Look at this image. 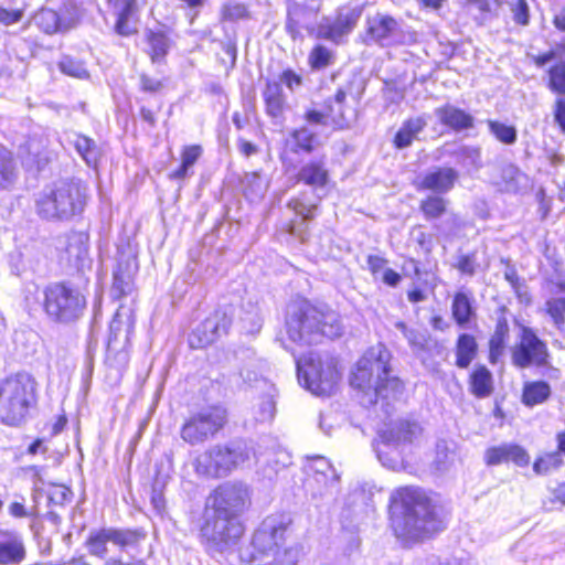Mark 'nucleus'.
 I'll list each match as a JSON object with an SVG mask.
<instances>
[{"label":"nucleus","mask_w":565,"mask_h":565,"mask_svg":"<svg viewBox=\"0 0 565 565\" xmlns=\"http://www.w3.org/2000/svg\"><path fill=\"white\" fill-rule=\"evenodd\" d=\"M391 521L395 535L405 540H419L444 527L433 500L423 489L412 486L392 492Z\"/></svg>","instance_id":"f257e3e1"},{"label":"nucleus","mask_w":565,"mask_h":565,"mask_svg":"<svg viewBox=\"0 0 565 565\" xmlns=\"http://www.w3.org/2000/svg\"><path fill=\"white\" fill-rule=\"evenodd\" d=\"M391 353L381 343L370 348L358 361L350 383L361 393V403L374 405L380 398L394 399L403 391L402 382L391 375Z\"/></svg>","instance_id":"f03ea898"},{"label":"nucleus","mask_w":565,"mask_h":565,"mask_svg":"<svg viewBox=\"0 0 565 565\" xmlns=\"http://www.w3.org/2000/svg\"><path fill=\"white\" fill-rule=\"evenodd\" d=\"M88 199V188L79 180H58L38 194L35 212L49 222H71L83 215Z\"/></svg>","instance_id":"7ed1b4c3"},{"label":"nucleus","mask_w":565,"mask_h":565,"mask_svg":"<svg viewBox=\"0 0 565 565\" xmlns=\"http://www.w3.org/2000/svg\"><path fill=\"white\" fill-rule=\"evenodd\" d=\"M286 331L290 341L311 345L323 337L341 335L342 326L334 312H322L308 301L298 300L287 307Z\"/></svg>","instance_id":"20e7f679"},{"label":"nucleus","mask_w":565,"mask_h":565,"mask_svg":"<svg viewBox=\"0 0 565 565\" xmlns=\"http://www.w3.org/2000/svg\"><path fill=\"white\" fill-rule=\"evenodd\" d=\"M292 523L288 513H276L266 516L253 533L249 545L241 553L242 559L252 563L267 556H273L276 562L280 557L286 559L285 565H296L298 550L295 547L281 548L285 535Z\"/></svg>","instance_id":"39448f33"},{"label":"nucleus","mask_w":565,"mask_h":565,"mask_svg":"<svg viewBox=\"0 0 565 565\" xmlns=\"http://www.w3.org/2000/svg\"><path fill=\"white\" fill-rule=\"evenodd\" d=\"M259 460V454L253 441H233L228 445H214L200 454L194 461L199 476L224 478L234 470L249 467Z\"/></svg>","instance_id":"423d86ee"},{"label":"nucleus","mask_w":565,"mask_h":565,"mask_svg":"<svg viewBox=\"0 0 565 565\" xmlns=\"http://www.w3.org/2000/svg\"><path fill=\"white\" fill-rule=\"evenodd\" d=\"M375 451L382 466L398 471L406 469L407 447L418 446L424 439V429L416 420L401 419L391 424L379 435Z\"/></svg>","instance_id":"0eeeda50"},{"label":"nucleus","mask_w":565,"mask_h":565,"mask_svg":"<svg viewBox=\"0 0 565 565\" xmlns=\"http://www.w3.org/2000/svg\"><path fill=\"white\" fill-rule=\"evenodd\" d=\"M35 403V382L26 373H18L0 382V422L21 424Z\"/></svg>","instance_id":"6e6552de"},{"label":"nucleus","mask_w":565,"mask_h":565,"mask_svg":"<svg viewBox=\"0 0 565 565\" xmlns=\"http://www.w3.org/2000/svg\"><path fill=\"white\" fill-rule=\"evenodd\" d=\"M295 178L297 182L303 183L312 190L315 199L308 200L305 196H297L288 202V207L303 222L310 221L315 216L318 203L327 195L331 181L326 159L318 158L305 162Z\"/></svg>","instance_id":"1a4fd4ad"},{"label":"nucleus","mask_w":565,"mask_h":565,"mask_svg":"<svg viewBox=\"0 0 565 565\" xmlns=\"http://www.w3.org/2000/svg\"><path fill=\"white\" fill-rule=\"evenodd\" d=\"M86 297L79 288L55 282L44 290V311L50 319L61 323H71L79 319L86 308Z\"/></svg>","instance_id":"9d476101"},{"label":"nucleus","mask_w":565,"mask_h":565,"mask_svg":"<svg viewBox=\"0 0 565 565\" xmlns=\"http://www.w3.org/2000/svg\"><path fill=\"white\" fill-rule=\"evenodd\" d=\"M241 519L222 515L205 508L201 537L211 555L222 554L233 547L244 533Z\"/></svg>","instance_id":"9b49d317"},{"label":"nucleus","mask_w":565,"mask_h":565,"mask_svg":"<svg viewBox=\"0 0 565 565\" xmlns=\"http://www.w3.org/2000/svg\"><path fill=\"white\" fill-rule=\"evenodd\" d=\"M297 376L300 385L318 396L331 395L339 382V372L333 359L324 361L318 354L297 359Z\"/></svg>","instance_id":"f8f14e48"},{"label":"nucleus","mask_w":565,"mask_h":565,"mask_svg":"<svg viewBox=\"0 0 565 565\" xmlns=\"http://www.w3.org/2000/svg\"><path fill=\"white\" fill-rule=\"evenodd\" d=\"M250 505V489L241 481L220 484L207 498L205 508L239 519Z\"/></svg>","instance_id":"ddd939ff"},{"label":"nucleus","mask_w":565,"mask_h":565,"mask_svg":"<svg viewBox=\"0 0 565 565\" xmlns=\"http://www.w3.org/2000/svg\"><path fill=\"white\" fill-rule=\"evenodd\" d=\"M227 422V412L221 405L201 408L182 426L181 437L184 441L196 445L214 436Z\"/></svg>","instance_id":"4468645a"},{"label":"nucleus","mask_w":565,"mask_h":565,"mask_svg":"<svg viewBox=\"0 0 565 565\" xmlns=\"http://www.w3.org/2000/svg\"><path fill=\"white\" fill-rule=\"evenodd\" d=\"M363 12V7L359 4H348L338 10L334 20L324 18L317 28V36L340 43L341 40L350 34Z\"/></svg>","instance_id":"2eb2a0df"},{"label":"nucleus","mask_w":565,"mask_h":565,"mask_svg":"<svg viewBox=\"0 0 565 565\" xmlns=\"http://www.w3.org/2000/svg\"><path fill=\"white\" fill-rule=\"evenodd\" d=\"M139 535L135 531L105 527L92 531L86 540V547L90 555L104 558L107 553V543H113L120 548L135 545Z\"/></svg>","instance_id":"dca6fc26"},{"label":"nucleus","mask_w":565,"mask_h":565,"mask_svg":"<svg viewBox=\"0 0 565 565\" xmlns=\"http://www.w3.org/2000/svg\"><path fill=\"white\" fill-rule=\"evenodd\" d=\"M231 323L227 315L222 310H215L201 321L190 333L189 344L193 349L204 348L226 333Z\"/></svg>","instance_id":"f3484780"},{"label":"nucleus","mask_w":565,"mask_h":565,"mask_svg":"<svg viewBox=\"0 0 565 565\" xmlns=\"http://www.w3.org/2000/svg\"><path fill=\"white\" fill-rule=\"evenodd\" d=\"M546 359V347L536 337L532 329H522L521 341L512 352L513 363L519 367H527L531 364L542 365Z\"/></svg>","instance_id":"a211bd4d"},{"label":"nucleus","mask_w":565,"mask_h":565,"mask_svg":"<svg viewBox=\"0 0 565 565\" xmlns=\"http://www.w3.org/2000/svg\"><path fill=\"white\" fill-rule=\"evenodd\" d=\"M55 248L61 260L79 267L88 253V236L83 232L67 233L56 238Z\"/></svg>","instance_id":"6ab92c4d"},{"label":"nucleus","mask_w":565,"mask_h":565,"mask_svg":"<svg viewBox=\"0 0 565 565\" xmlns=\"http://www.w3.org/2000/svg\"><path fill=\"white\" fill-rule=\"evenodd\" d=\"M398 31V22L386 14L376 13L366 20V42L390 46Z\"/></svg>","instance_id":"aec40b11"},{"label":"nucleus","mask_w":565,"mask_h":565,"mask_svg":"<svg viewBox=\"0 0 565 565\" xmlns=\"http://www.w3.org/2000/svg\"><path fill=\"white\" fill-rule=\"evenodd\" d=\"M317 143V134L308 127L295 129L285 141V150L281 154L282 164L289 172L294 168L290 153H310Z\"/></svg>","instance_id":"412c9836"},{"label":"nucleus","mask_w":565,"mask_h":565,"mask_svg":"<svg viewBox=\"0 0 565 565\" xmlns=\"http://www.w3.org/2000/svg\"><path fill=\"white\" fill-rule=\"evenodd\" d=\"M484 461L488 466H498L512 461L516 466L525 467L530 462V456L525 449L519 445L503 444L488 448L484 452Z\"/></svg>","instance_id":"4be33fe9"},{"label":"nucleus","mask_w":565,"mask_h":565,"mask_svg":"<svg viewBox=\"0 0 565 565\" xmlns=\"http://www.w3.org/2000/svg\"><path fill=\"white\" fill-rule=\"evenodd\" d=\"M458 177V172L452 168H436L418 178L417 188L436 193H447L454 188Z\"/></svg>","instance_id":"5701e85b"},{"label":"nucleus","mask_w":565,"mask_h":565,"mask_svg":"<svg viewBox=\"0 0 565 565\" xmlns=\"http://www.w3.org/2000/svg\"><path fill=\"white\" fill-rule=\"evenodd\" d=\"M47 146L46 137H31L24 145L20 146L19 156L22 163L30 168L35 166L39 170L42 169L53 156Z\"/></svg>","instance_id":"b1692460"},{"label":"nucleus","mask_w":565,"mask_h":565,"mask_svg":"<svg viewBox=\"0 0 565 565\" xmlns=\"http://www.w3.org/2000/svg\"><path fill=\"white\" fill-rule=\"evenodd\" d=\"M434 116L443 126L456 132L471 129L475 125L472 115L449 103L436 107L434 109Z\"/></svg>","instance_id":"393cba45"},{"label":"nucleus","mask_w":565,"mask_h":565,"mask_svg":"<svg viewBox=\"0 0 565 565\" xmlns=\"http://www.w3.org/2000/svg\"><path fill=\"white\" fill-rule=\"evenodd\" d=\"M132 328L134 321L130 316H127L124 320L122 313L120 310H117L109 324L107 351L110 353L117 351L119 348L125 349L129 343Z\"/></svg>","instance_id":"a878e982"},{"label":"nucleus","mask_w":565,"mask_h":565,"mask_svg":"<svg viewBox=\"0 0 565 565\" xmlns=\"http://www.w3.org/2000/svg\"><path fill=\"white\" fill-rule=\"evenodd\" d=\"M4 540L0 541V565H17L25 558V547L22 537L11 531L1 532Z\"/></svg>","instance_id":"bb28decb"},{"label":"nucleus","mask_w":565,"mask_h":565,"mask_svg":"<svg viewBox=\"0 0 565 565\" xmlns=\"http://www.w3.org/2000/svg\"><path fill=\"white\" fill-rule=\"evenodd\" d=\"M33 20L36 26L47 34L66 31L75 23L74 17L65 18L56 11L46 8L36 12Z\"/></svg>","instance_id":"cd10ccee"},{"label":"nucleus","mask_w":565,"mask_h":565,"mask_svg":"<svg viewBox=\"0 0 565 565\" xmlns=\"http://www.w3.org/2000/svg\"><path fill=\"white\" fill-rule=\"evenodd\" d=\"M136 270L137 265L135 260L118 262L113 277L111 295L114 298L119 299L131 292L132 278Z\"/></svg>","instance_id":"c85d7f7f"},{"label":"nucleus","mask_w":565,"mask_h":565,"mask_svg":"<svg viewBox=\"0 0 565 565\" xmlns=\"http://www.w3.org/2000/svg\"><path fill=\"white\" fill-rule=\"evenodd\" d=\"M426 126V115L408 118L407 120H405L395 135V147L398 149L409 147L412 142L418 138V135L425 129Z\"/></svg>","instance_id":"c756f323"},{"label":"nucleus","mask_w":565,"mask_h":565,"mask_svg":"<svg viewBox=\"0 0 565 565\" xmlns=\"http://www.w3.org/2000/svg\"><path fill=\"white\" fill-rule=\"evenodd\" d=\"M68 141L88 167L97 164L100 158V150L93 139L84 135L73 134Z\"/></svg>","instance_id":"7c9ffc66"},{"label":"nucleus","mask_w":565,"mask_h":565,"mask_svg":"<svg viewBox=\"0 0 565 565\" xmlns=\"http://www.w3.org/2000/svg\"><path fill=\"white\" fill-rule=\"evenodd\" d=\"M117 10L118 20L116 30L121 35H129L136 31L132 24L134 14L136 11V0H111Z\"/></svg>","instance_id":"2f4dec72"},{"label":"nucleus","mask_w":565,"mask_h":565,"mask_svg":"<svg viewBox=\"0 0 565 565\" xmlns=\"http://www.w3.org/2000/svg\"><path fill=\"white\" fill-rule=\"evenodd\" d=\"M203 149L199 145L184 146L181 151L180 167L170 173V178L182 180L193 174L192 167L201 158Z\"/></svg>","instance_id":"473e14b6"},{"label":"nucleus","mask_w":565,"mask_h":565,"mask_svg":"<svg viewBox=\"0 0 565 565\" xmlns=\"http://www.w3.org/2000/svg\"><path fill=\"white\" fill-rule=\"evenodd\" d=\"M476 339L467 333L460 334L456 344V365L467 369L477 354Z\"/></svg>","instance_id":"72a5a7b5"},{"label":"nucleus","mask_w":565,"mask_h":565,"mask_svg":"<svg viewBox=\"0 0 565 565\" xmlns=\"http://www.w3.org/2000/svg\"><path fill=\"white\" fill-rule=\"evenodd\" d=\"M345 98L347 93L343 89H338L327 106L328 119L339 129L348 127L351 120L344 111Z\"/></svg>","instance_id":"f704fd0d"},{"label":"nucleus","mask_w":565,"mask_h":565,"mask_svg":"<svg viewBox=\"0 0 565 565\" xmlns=\"http://www.w3.org/2000/svg\"><path fill=\"white\" fill-rule=\"evenodd\" d=\"M263 96L266 104L267 114L271 117L280 116L285 104L280 83L268 82Z\"/></svg>","instance_id":"c9c22d12"},{"label":"nucleus","mask_w":565,"mask_h":565,"mask_svg":"<svg viewBox=\"0 0 565 565\" xmlns=\"http://www.w3.org/2000/svg\"><path fill=\"white\" fill-rule=\"evenodd\" d=\"M470 386L477 397L489 396L493 391L491 372L486 366L477 367L470 376Z\"/></svg>","instance_id":"e433bc0d"},{"label":"nucleus","mask_w":565,"mask_h":565,"mask_svg":"<svg viewBox=\"0 0 565 565\" xmlns=\"http://www.w3.org/2000/svg\"><path fill=\"white\" fill-rule=\"evenodd\" d=\"M509 338V326L505 320H500L490 339V361L495 363L503 355L507 340Z\"/></svg>","instance_id":"4c0bfd02"},{"label":"nucleus","mask_w":565,"mask_h":565,"mask_svg":"<svg viewBox=\"0 0 565 565\" xmlns=\"http://www.w3.org/2000/svg\"><path fill=\"white\" fill-rule=\"evenodd\" d=\"M17 180V168L11 152L0 145V188L8 189Z\"/></svg>","instance_id":"58836bf2"},{"label":"nucleus","mask_w":565,"mask_h":565,"mask_svg":"<svg viewBox=\"0 0 565 565\" xmlns=\"http://www.w3.org/2000/svg\"><path fill=\"white\" fill-rule=\"evenodd\" d=\"M306 488L311 492L312 497H321L326 491L338 481L335 472L331 473H313L307 475Z\"/></svg>","instance_id":"ea45409f"},{"label":"nucleus","mask_w":565,"mask_h":565,"mask_svg":"<svg viewBox=\"0 0 565 565\" xmlns=\"http://www.w3.org/2000/svg\"><path fill=\"white\" fill-rule=\"evenodd\" d=\"M551 394V387L546 382L537 381L527 383L523 390V403L536 405L543 403Z\"/></svg>","instance_id":"a19ab883"},{"label":"nucleus","mask_w":565,"mask_h":565,"mask_svg":"<svg viewBox=\"0 0 565 565\" xmlns=\"http://www.w3.org/2000/svg\"><path fill=\"white\" fill-rule=\"evenodd\" d=\"M472 315V307L469 297L463 292L456 294L452 301V316L459 326L469 322Z\"/></svg>","instance_id":"79ce46f5"},{"label":"nucleus","mask_w":565,"mask_h":565,"mask_svg":"<svg viewBox=\"0 0 565 565\" xmlns=\"http://www.w3.org/2000/svg\"><path fill=\"white\" fill-rule=\"evenodd\" d=\"M395 328L402 332L414 351L425 350L428 340L426 332L411 329L402 321L396 322Z\"/></svg>","instance_id":"37998d69"},{"label":"nucleus","mask_w":565,"mask_h":565,"mask_svg":"<svg viewBox=\"0 0 565 565\" xmlns=\"http://www.w3.org/2000/svg\"><path fill=\"white\" fill-rule=\"evenodd\" d=\"M148 44L150 56L153 62L164 57L170 47V41L162 32H149Z\"/></svg>","instance_id":"c03bdc74"},{"label":"nucleus","mask_w":565,"mask_h":565,"mask_svg":"<svg viewBox=\"0 0 565 565\" xmlns=\"http://www.w3.org/2000/svg\"><path fill=\"white\" fill-rule=\"evenodd\" d=\"M491 134L502 143L513 145L516 141V129L497 120H488Z\"/></svg>","instance_id":"a18cd8bd"},{"label":"nucleus","mask_w":565,"mask_h":565,"mask_svg":"<svg viewBox=\"0 0 565 565\" xmlns=\"http://www.w3.org/2000/svg\"><path fill=\"white\" fill-rule=\"evenodd\" d=\"M447 201L440 196L430 195L422 201L420 209L427 218H437L446 211Z\"/></svg>","instance_id":"49530a36"},{"label":"nucleus","mask_w":565,"mask_h":565,"mask_svg":"<svg viewBox=\"0 0 565 565\" xmlns=\"http://www.w3.org/2000/svg\"><path fill=\"white\" fill-rule=\"evenodd\" d=\"M563 465V459L559 451H553L539 458L534 465L533 470L537 475L547 473L552 469H556Z\"/></svg>","instance_id":"de8ad7c7"},{"label":"nucleus","mask_w":565,"mask_h":565,"mask_svg":"<svg viewBox=\"0 0 565 565\" xmlns=\"http://www.w3.org/2000/svg\"><path fill=\"white\" fill-rule=\"evenodd\" d=\"M308 62L312 70L326 68L332 63V53L327 47L317 45L310 52Z\"/></svg>","instance_id":"09e8293b"},{"label":"nucleus","mask_w":565,"mask_h":565,"mask_svg":"<svg viewBox=\"0 0 565 565\" xmlns=\"http://www.w3.org/2000/svg\"><path fill=\"white\" fill-rule=\"evenodd\" d=\"M457 161L463 167L478 169L480 167V151L472 147H460L457 152Z\"/></svg>","instance_id":"8fccbe9b"},{"label":"nucleus","mask_w":565,"mask_h":565,"mask_svg":"<svg viewBox=\"0 0 565 565\" xmlns=\"http://www.w3.org/2000/svg\"><path fill=\"white\" fill-rule=\"evenodd\" d=\"M60 70L62 73L74 76L77 78H85L88 76V73L84 66V64L77 60H74L70 56H64L60 62Z\"/></svg>","instance_id":"3c124183"},{"label":"nucleus","mask_w":565,"mask_h":565,"mask_svg":"<svg viewBox=\"0 0 565 565\" xmlns=\"http://www.w3.org/2000/svg\"><path fill=\"white\" fill-rule=\"evenodd\" d=\"M546 311L557 328L561 329L565 324V299L554 298L546 301Z\"/></svg>","instance_id":"603ef678"},{"label":"nucleus","mask_w":565,"mask_h":565,"mask_svg":"<svg viewBox=\"0 0 565 565\" xmlns=\"http://www.w3.org/2000/svg\"><path fill=\"white\" fill-rule=\"evenodd\" d=\"M551 88L559 94H565V64L558 63L550 70Z\"/></svg>","instance_id":"864d4df0"},{"label":"nucleus","mask_w":565,"mask_h":565,"mask_svg":"<svg viewBox=\"0 0 565 565\" xmlns=\"http://www.w3.org/2000/svg\"><path fill=\"white\" fill-rule=\"evenodd\" d=\"M468 4L471 11H478L480 18L486 20L498 10L500 3L499 0H469Z\"/></svg>","instance_id":"5fc2aeb1"},{"label":"nucleus","mask_w":565,"mask_h":565,"mask_svg":"<svg viewBox=\"0 0 565 565\" xmlns=\"http://www.w3.org/2000/svg\"><path fill=\"white\" fill-rule=\"evenodd\" d=\"M307 475H323V473H333L335 470L329 462V460L324 457L317 456L310 460V462L306 467Z\"/></svg>","instance_id":"6e6d98bb"},{"label":"nucleus","mask_w":565,"mask_h":565,"mask_svg":"<svg viewBox=\"0 0 565 565\" xmlns=\"http://www.w3.org/2000/svg\"><path fill=\"white\" fill-rule=\"evenodd\" d=\"M511 11L516 23L526 25L529 23V6L526 0H511Z\"/></svg>","instance_id":"4d7b16f0"},{"label":"nucleus","mask_w":565,"mask_h":565,"mask_svg":"<svg viewBox=\"0 0 565 565\" xmlns=\"http://www.w3.org/2000/svg\"><path fill=\"white\" fill-rule=\"evenodd\" d=\"M521 172L518 167L509 164L502 169V179L505 181L507 191H516Z\"/></svg>","instance_id":"13d9d810"},{"label":"nucleus","mask_w":565,"mask_h":565,"mask_svg":"<svg viewBox=\"0 0 565 565\" xmlns=\"http://www.w3.org/2000/svg\"><path fill=\"white\" fill-rule=\"evenodd\" d=\"M247 15V9L241 3H227L223 8V17L226 20L235 21Z\"/></svg>","instance_id":"bf43d9fd"},{"label":"nucleus","mask_w":565,"mask_h":565,"mask_svg":"<svg viewBox=\"0 0 565 565\" xmlns=\"http://www.w3.org/2000/svg\"><path fill=\"white\" fill-rule=\"evenodd\" d=\"M279 81L280 85H286L291 92L299 88L302 84L301 76L291 70L284 71L279 76Z\"/></svg>","instance_id":"052dcab7"},{"label":"nucleus","mask_w":565,"mask_h":565,"mask_svg":"<svg viewBox=\"0 0 565 565\" xmlns=\"http://www.w3.org/2000/svg\"><path fill=\"white\" fill-rule=\"evenodd\" d=\"M275 403L270 398L264 399L259 405V414L257 420L266 422L271 420L275 415Z\"/></svg>","instance_id":"680f3d73"},{"label":"nucleus","mask_w":565,"mask_h":565,"mask_svg":"<svg viewBox=\"0 0 565 565\" xmlns=\"http://www.w3.org/2000/svg\"><path fill=\"white\" fill-rule=\"evenodd\" d=\"M22 18V10H8L0 7V23L3 25H11L17 23Z\"/></svg>","instance_id":"e2e57ef3"},{"label":"nucleus","mask_w":565,"mask_h":565,"mask_svg":"<svg viewBox=\"0 0 565 565\" xmlns=\"http://www.w3.org/2000/svg\"><path fill=\"white\" fill-rule=\"evenodd\" d=\"M71 491L63 487H55L50 493V501L54 504H63L66 501L71 500Z\"/></svg>","instance_id":"0e129e2a"},{"label":"nucleus","mask_w":565,"mask_h":565,"mask_svg":"<svg viewBox=\"0 0 565 565\" xmlns=\"http://www.w3.org/2000/svg\"><path fill=\"white\" fill-rule=\"evenodd\" d=\"M457 268L466 275L472 276L476 271L475 258L471 255L460 256Z\"/></svg>","instance_id":"69168bd1"},{"label":"nucleus","mask_w":565,"mask_h":565,"mask_svg":"<svg viewBox=\"0 0 565 565\" xmlns=\"http://www.w3.org/2000/svg\"><path fill=\"white\" fill-rule=\"evenodd\" d=\"M151 504L158 514H162L166 510V500L161 490L157 487L152 488L151 492Z\"/></svg>","instance_id":"338daca9"},{"label":"nucleus","mask_w":565,"mask_h":565,"mask_svg":"<svg viewBox=\"0 0 565 565\" xmlns=\"http://www.w3.org/2000/svg\"><path fill=\"white\" fill-rule=\"evenodd\" d=\"M141 87L145 92L156 93L162 87L161 81L142 75L140 78Z\"/></svg>","instance_id":"774afa93"}]
</instances>
